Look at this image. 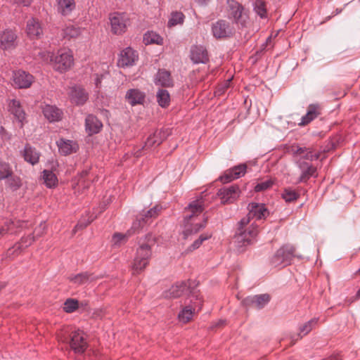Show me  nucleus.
Instances as JSON below:
<instances>
[{"mask_svg": "<svg viewBox=\"0 0 360 360\" xmlns=\"http://www.w3.org/2000/svg\"><path fill=\"white\" fill-rule=\"evenodd\" d=\"M155 238L151 233L147 234L144 238L139 240L131 264L133 274L141 273L148 265L152 257V248L155 245Z\"/></svg>", "mask_w": 360, "mask_h": 360, "instance_id": "f257e3e1", "label": "nucleus"}, {"mask_svg": "<svg viewBox=\"0 0 360 360\" xmlns=\"http://www.w3.org/2000/svg\"><path fill=\"white\" fill-rule=\"evenodd\" d=\"M258 226L255 223L250 224L248 219H242L238 222V227L233 238V242L238 252L256 241L258 234Z\"/></svg>", "mask_w": 360, "mask_h": 360, "instance_id": "f03ea898", "label": "nucleus"}, {"mask_svg": "<svg viewBox=\"0 0 360 360\" xmlns=\"http://www.w3.org/2000/svg\"><path fill=\"white\" fill-rule=\"evenodd\" d=\"M39 55L46 61L50 58L53 68L60 72L68 70L74 63L73 54L70 49H65L58 50L53 58L51 56L50 53L47 51L39 52Z\"/></svg>", "mask_w": 360, "mask_h": 360, "instance_id": "7ed1b4c3", "label": "nucleus"}, {"mask_svg": "<svg viewBox=\"0 0 360 360\" xmlns=\"http://www.w3.org/2000/svg\"><path fill=\"white\" fill-rule=\"evenodd\" d=\"M58 338L61 342H68L70 348L77 354L83 353L87 347L84 334L80 330L70 332V328H66L58 334Z\"/></svg>", "mask_w": 360, "mask_h": 360, "instance_id": "20e7f679", "label": "nucleus"}, {"mask_svg": "<svg viewBox=\"0 0 360 360\" xmlns=\"http://www.w3.org/2000/svg\"><path fill=\"white\" fill-rule=\"evenodd\" d=\"M189 302L179 311L178 315L179 321L183 323H188L193 315L198 312L202 307L203 300L199 292L194 291L188 298Z\"/></svg>", "mask_w": 360, "mask_h": 360, "instance_id": "39448f33", "label": "nucleus"}, {"mask_svg": "<svg viewBox=\"0 0 360 360\" xmlns=\"http://www.w3.org/2000/svg\"><path fill=\"white\" fill-rule=\"evenodd\" d=\"M295 248L286 244L279 248L271 258V264L275 266L281 265L286 266L290 264L292 259L295 257Z\"/></svg>", "mask_w": 360, "mask_h": 360, "instance_id": "423d86ee", "label": "nucleus"}, {"mask_svg": "<svg viewBox=\"0 0 360 360\" xmlns=\"http://www.w3.org/2000/svg\"><path fill=\"white\" fill-rule=\"evenodd\" d=\"M229 7V18L233 19V22L242 27L246 25L248 17L244 12L243 6L235 0L227 1Z\"/></svg>", "mask_w": 360, "mask_h": 360, "instance_id": "0eeeda50", "label": "nucleus"}, {"mask_svg": "<svg viewBox=\"0 0 360 360\" xmlns=\"http://www.w3.org/2000/svg\"><path fill=\"white\" fill-rule=\"evenodd\" d=\"M286 152L292 155L295 158H299L297 160H307L312 161L317 160L320 157V153H314L312 148L300 147L297 144H293L286 148Z\"/></svg>", "mask_w": 360, "mask_h": 360, "instance_id": "6e6552de", "label": "nucleus"}, {"mask_svg": "<svg viewBox=\"0 0 360 360\" xmlns=\"http://www.w3.org/2000/svg\"><path fill=\"white\" fill-rule=\"evenodd\" d=\"M111 30L115 34L124 33L129 24V18L125 13H114L110 16Z\"/></svg>", "mask_w": 360, "mask_h": 360, "instance_id": "1a4fd4ad", "label": "nucleus"}, {"mask_svg": "<svg viewBox=\"0 0 360 360\" xmlns=\"http://www.w3.org/2000/svg\"><path fill=\"white\" fill-rule=\"evenodd\" d=\"M7 105L8 112L18 121L20 127L22 128L27 121L26 113L21 105L20 101L17 99H10L8 101Z\"/></svg>", "mask_w": 360, "mask_h": 360, "instance_id": "9d476101", "label": "nucleus"}, {"mask_svg": "<svg viewBox=\"0 0 360 360\" xmlns=\"http://www.w3.org/2000/svg\"><path fill=\"white\" fill-rule=\"evenodd\" d=\"M18 45V36L12 30L0 32V49L4 51L14 49Z\"/></svg>", "mask_w": 360, "mask_h": 360, "instance_id": "9b49d317", "label": "nucleus"}, {"mask_svg": "<svg viewBox=\"0 0 360 360\" xmlns=\"http://www.w3.org/2000/svg\"><path fill=\"white\" fill-rule=\"evenodd\" d=\"M12 80L13 85L18 89L29 88L33 81L34 77L32 75L22 70H18L13 72Z\"/></svg>", "mask_w": 360, "mask_h": 360, "instance_id": "f8f14e48", "label": "nucleus"}, {"mask_svg": "<svg viewBox=\"0 0 360 360\" xmlns=\"http://www.w3.org/2000/svg\"><path fill=\"white\" fill-rule=\"evenodd\" d=\"M212 32L215 38L221 39L231 37L233 34V29L227 21L219 20L212 25Z\"/></svg>", "mask_w": 360, "mask_h": 360, "instance_id": "ddd939ff", "label": "nucleus"}, {"mask_svg": "<svg viewBox=\"0 0 360 360\" xmlns=\"http://www.w3.org/2000/svg\"><path fill=\"white\" fill-rule=\"evenodd\" d=\"M239 187L236 185L224 187L219 189L217 195L220 198L223 204L232 203L238 199L240 195Z\"/></svg>", "mask_w": 360, "mask_h": 360, "instance_id": "4468645a", "label": "nucleus"}, {"mask_svg": "<svg viewBox=\"0 0 360 360\" xmlns=\"http://www.w3.org/2000/svg\"><path fill=\"white\" fill-rule=\"evenodd\" d=\"M25 32L30 39H40L44 34L41 21L35 18H31L27 20Z\"/></svg>", "mask_w": 360, "mask_h": 360, "instance_id": "2eb2a0df", "label": "nucleus"}, {"mask_svg": "<svg viewBox=\"0 0 360 360\" xmlns=\"http://www.w3.org/2000/svg\"><path fill=\"white\" fill-rule=\"evenodd\" d=\"M139 56L136 51L130 47L122 50L120 54L117 65L121 68L132 66L138 60Z\"/></svg>", "mask_w": 360, "mask_h": 360, "instance_id": "dca6fc26", "label": "nucleus"}, {"mask_svg": "<svg viewBox=\"0 0 360 360\" xmlns=\"http://www.w3.org/2000/svg\"><path fill=\"white\" fill-rule=\"evenodd\" d=\"M248 210L249 212L247 217L243 219H248L249 223H250L251 219L259 220L266 218L269 215V211L264 204L251 202L248 205Z\"/></svg>", "mask_w": 360, "mask_h": 360, "instance_id": "f3484780", "label": "nucleus"}, {"mask_svg": "<svg viewBox=\"0 0 360 360\" xmlns=\"http://www.w3.org/2000/svg\"><path fill=\"white\" fill-rule=\"evenodd\" d=\"M246 169L247 165L245 164H240L227 170L220 176V180L223 183H228L234 179H237L245 174Z\"/></svg>", "mask_w": 360, "mask_h": 360, "instance_id": "a211bd4d", "label": "nucleus"}, {"mask_svg": "<svg viewBox=\"0 0 360 360\" xmlns=\"http://www.w3.org/2000/svg\"><path fill=\"white\" fill-rule=\"evenodd\" d=\"M269 301L270 296L268 294H262L248 297L242 301V304L246 307H255L257 309H261Z\"/></svg>", "mask_w": 360, "mask_h": 360, "instance_id": "6ab92c4d", "label": "nucleus"}, {"mask_svg": "<svg viewBox=\"0 0 360 360\" xmlns=\"http://www.w3.org/2000/svg\"><path fill=\"white\" fill-rule=\"evenodd\" d=\"M296 163L302 172L299 182H306L311 177L316 176V168L311 164L300 160H297Z\"/></svg>", "mask_w": 360, "mask_h": 360, "instance_id": "aec40b11", "label": "nucleus"}, {"mask_svg": "<svg viewBox=\"0 0 360 360\" xmlns=\"http://www.w3.org/2000/svg\"><path fill=\"white\" fill-rule=\"evenodd\" d=\"M44 117L50 122H58L62 120L63 112L56 105L46 104L42 107Z\"/></svg>", "mask_w": 360, "mask_h": 360, "instance_id": "412c9836", "label": "nucleus"}, {"mask_svg": "<svg viewBox=\"0 0 360 360\" xmlns=\"http://www.w3.org/2000/svg\"><path fill=\"white\" fill-rule=\"evenodd\" d=\"M103 128V124L94 115H88L85 120V129L89 135H93L100 132Z\"/></svg>", "mask_w": 360, "mask_h": 360, "instance_id": "4be33fe9", "label": "nucleus"}, {"mask_svg": "<svg viewBox=\"0 0 360 360\" xmlns=\"http://www.w3.org/2000/svg\"><path fill=\"white\" fill-rule=\"evenodd\" d=\"M58 148V151L63 155H68L71 153L77 152L78 150V144L71 140H66L65 139H60L56 142Z\"/></svg>", "mask_w": 360, "mask_h": 360, "instance_id": "5701e85b", "label": "nucleus"}, {"mask_svg": "<svg viewBox=\"0 0 360 360\" xmlns=\"http://www.w3.org/2000/svg\"><path fill=\"white\" fill-rule=\"evenodd\" d=\"M191 59L194 63H205L208 61L206 49L202 46H193L191 49Z\"/></svg>", "mask_w": 360, "mask_h": 360, "instance_id": "b1692460", "label": "nucleus"}, {"mask_svg": "<svg viewBox=\"0 0 360 360\" xmlns=\"http://www.w3.org/2000/svg\"><path fill=\"white\" fill-rule=\"evenodd\" d=\"M21 154L24 160L32 165L39 162L41 155L39 151L29 144L25 146L23 150L21 151Z\"/></svg>", "mask_w": 360, "mask_h": 360, "instance_id": "393cba45", "label": "nucleus"}, {"mask_svg": "<svg viewBox=\"0 0 360 360\" xmlns=\"http://www.w3.org/2000/svg\"><path fill=\"white\" fill-rule=\"evenodd\" d=\"M146 95L137 89H131L127 91L125 98L132 106L143 104Z\"/></svg>", "mask_w": 360, "mask_h": 360, "instance_id": "a878e982", "label": "nucleus"}, {"mask_svg": "<svg viewBox=\"0 0 360 360\" xmlns=\"http://www.w3.org/2000/svg\"><path fill=\"white\" fill-rule=\"evenodd\" d=\"M70 100L76 105H83L88 99V94L84 89L79 86H73L70 92Z\"/></svg>", "mask_w": 360, "mask_h": 360, "instance_id": "bb28decb", "label": "nucleus"}, {"mask_svg": "<svg viewBox=\"0 0 360 360\" xmlns=\"http://www.w3.org/2000/svg\"><path fill=\"white\" fill-rule=\"evenodd\" d=\"M320 106L318 104H311L307 108V112L304 115L301 122L299 123L300 126H305L314 120L321 113Z\"/></svg>", "mask_w": 360, "mask_h": 360, "instance_id": "cd10ccee", "label": "nucleus"}, {"mask_svg": "<svg viewBox=\"0 0 360 360\" xmlns=\"http://www.w3.org/2000/svg\"><path fill=\"white\" fill-rule=\"evenodd\" d=\"M204 203L202 199L196 200L191 202L187 207V211L190 214L185 217L186 221L191 220L194 217L198 216L202 212Z\"/></svg>", "mask_w": 360, "mask_h": 360, "instance_id": "c85d7f7f", "label": "nucleus"}, {"mask_svg": "<svg viewBox=\"0 0 360 360\" xmlns=\"http://www.w3.org/2000/svg\"><path fill=\"white\" fill-rule=\"evenodd\" d=\"M70 282L75 285L88 284L94 280L93 275L87 271L82 272L75 275H71L68 278Z\"/></svg>", "mask_w": 360, "mask_h": 360, "instance_id": "c756f323", "label": "nucleus"}, {"mask_svg": "<svg viewBox=\"0 0 360 360\" xmlns=\"http://www.w3.org/2000/svg\"><path fill=\"white\" fill-rule=\"evenodd\" d=\"M155 83L165 87L173 86V80L170 72L166 70H159L155 79Z\"/></svg>", "mask_w": 360, "mask_h": 360, "instance_id": "7c9ffc66", "label": "nucleus"}, {"mask_svg": "<svg viewBox=\"0 0 360 360\" xmlns=\"http://www.w3.org/2000/svg\"><path fill=\"white\" fill-rule=\"evenodd\" d=\"M75 7V0H57V11L62 15H70Z\"/></svg>", "mask_w": 360, "mask_h": 360, "instance_id": "2f4dec72", "label": "nucleus"}, {"mask_svg": "<svg viewBox=\"0 0 360 360\" xmlns=\"http://www.w3.org/2000/svg\"><path fill=\"white\" fill-rule=\"evenodd\" d=\"M83 29L75 25H68L61 30V35L63 39H71L79 37L82 32Z\"/></svg>", "mask_w": 360, "mask_h": 360, "instance_id": "473e14b6", "label": "nucleus"}, {"mask_svg": "<svg viewBox=\"0 0 360 360\" xmlns=\"http://www.w3.org/2000/svg\"><path fill=\"white\" fill-rule=\"evenodd\" d=\"M165 137V134L163 131H156L147 139L142 150H145L155 146H159L162 142Z\"/></svg>", "mask_w": 360, "mask_h": 360, "instance_id": "72a5a7b5", "label": "nucleus"}, {"mask_svg": "<svg viewBox=\"0 0 360 360\" xmlns=\"http://www.w3.org/2000/svg\"><path fill=\"white\" fill-rule=\"evenodd\" d=\"M42 178L46 186L49 188H55L58 185V178L51 170L44 169L43 171Z\"/></svg>", "mask_w": 360, "mask_h": 360, "instance_id": "f704fd0d", "label": "nucleus"}, {"mask_svg": "<svg viewBox=\"0 0 360 360\" xmlns=\"http://www.w3.org/2000/svg\"><path fill=\"white\" fill-rule=\"evenodd\" d=\"M6 179V186L12 191L18 190L22 185V179L16 175L11 174Z\"/></svg>", "mask_w": 360, "mask_h": 360, "instance_id": "c9c22d12", "label": "nucleus"}, {"mask_svg": "<svg viewBox=\"0 0 360 360\" xmlns=\"http://www.w3.org/2000/svg\"><path fill=\"white\" fill-rule=\"evenodd\" d=\"M102 72H96L94 74V84L96 88L100 89L101 87V81L105 79L109 75L108 65L107 63H103L101 65Z\"/></svg>", "mask_w": 360, "mask_h": 360, "instance_id": "e433bc0d", "label": "nucleus"}, {"mask_svg": "<svg viewBox=\"0 0 360 360\" xmlns=\"http://www.w3.org/2000/svg\"><path fill=\"white\" fill-rule=\"evenodd\" d=\"M186 285L184 284L172 285L166 292L165 297L169 298H177L184 293Z\"/></svg>", "mask_w": 360, "mask_h": 360, "instance_id": "4c0bfd02", "label": "nucleus"}, {"mask_svg": "<svg viewBox=\"0 0 360 360\" xmlns=\"http://www.w3.org/2000/svg\"><path fill=\"white\" fill-rule=\"evenodd\" d=\"M157 101L161 107H167L170 103V96L169 92L165 89H160L157 92Z\"/></svg>", "mask_w": 360, "mask_h": 360, "instance_id": "58836bf2", "label": "nucleus"}, {"mask_svg": "<svg viewBox=\"0 0 360 360\" xmlns=\"http://www.w3.org/2000/svg\"><path fill=\"white\" fill-rule=\"evenodd\" d=\"M160 210L161 207L160 206L155 205L146 212L143 211V213L140 214L139 215L141 216L142 221L146 224L150 219L157 217L160 212Z\"/></svg>", "mask_w": 360, "mask_h": 360, "instance_id": "ea45409f", "label": "nucleus"}, {"mask_svg": "<svg viewBox=\"0 0 360 360\" xmlns=\"http://www.w3.org/2000/svg\"><path fill=\"white\" fill-rule=\"evenodd\" d=\"M318 319H312L300 326V333L298 336L302 338L303 336L307 335L317 324Z\"/></svg>", "mask_w": 360, "mask_h": 360, "instance_id": "a19ab883", "label": "nucleus"}, {"mask_svg": "<svg viewBox=\"0 0 360 360\" xmlns=\"http://www.w3.org/2000/svg\"><path fill=\"white\" fill-rule=\"evenodd\" d=\"M130 236L131 233L129 232L124 234L121 233H115L112 238V245L115 247H119L121 245L124 244Z\"/></svg>", "mask_w": 360, "mask_h": 360, "instance_id": "79ce46f5", "label": "nucleus"}, {"mask_svg": "<svg viewBox=\"0 0 360 360\" xmlns=\"http://www.w3.org/2000/svg\"><path fill=\"white\" fill-rule=\"evenodd\" d=\"M79 308V302L76 299L68 298L63 305V311L66 313H72Z\"/></svg>", "mask_w": 360, "mask_h": 360, "instance_id": "37998d69", "label": "nucleus"}, {"mask_svg": "<svg viewBox=\"0 0 360 360\" xmlns=\"http://www.w3.org/2000/svg\"><path fill=\"white\" fill-rule=\"evenodd\" d=\"M13 174V170L9 163L0 161V180L8 179Z\"/></svg>", "mask_w": 360, "mask_h": 360, "instance_id": "c03bdc74", "label": "nucleus"}, {"mask_svg": "<svg viewBox=\"0 0 360 360\" xmlns=\"http://www.w3.org/2000/svg\"><path fill=\"white\" fill-rule=\"evenodd\" d=\"M162 38L153 32L146 33L143 37V41L146 44H161L162 43Z\"/></svg>", "mask_w": 360, "mask_h": 360, "instance_id": "a18cd8bd", "label": "nucleus"}, {"mask_svg": "<svg viewBox=\"0 0 360 360\" xmlns=\"http://www.w3.org/2000/svg\"><path fill=\"white\" fill-rule=\"evenodd\" d=\"M184 15L181 12H173L171 14V17L168 21L169 27H174L179 24H182L184 22Z\"/></svg>", "mask_w": 360, "mask_h": 360, "instance_id": "49530a36", "label": "nucleus"}, {"mask_svg": "<svg viewBox=\"0 0 360 360\" xmlns=\"http://www.w3.org/2000/svg\"><path fill=\"white\" fill-rule=\"evenodd\" d=\"M254 11L262 18L266 16V8L265 0H256L254 4Z\"/></svg>", "mask_w": 360, "mask_h": 360, "instance_id": "de8ad7c7", "label": "nucleus"}, {"mask_svg": "<svg viewBox=\"0 0 360 360\" xmlns=\"http://www.w3.org/2000/svg\"><path fill=\"white\" fill-rule=\"evenodd\" d=\"M300 195L294 190L290 188H286L282 193L283 198L287 202H290L296 200L299 198Z\"/></svg>", "mask_w": 360, "mask_h": 360, "instance_id": "09e8293b", "label": "nucleus"}, {"mask_svg": "<svg viewBox=\"0 0 360 360\" xmlns=\"http://www.w3.org/2000/svg\"><path fill=\"white\" fill-rule=\"evenodd\" d=\"M274 184V181L272 179H269L262 182L257 183L254 189L256 192H262L270 188Z\"/></svg>", "mask_w": 360, "mask_h": 360, "instance_id": "8fccbe9b", "label": "nucleus"}, {"mask_svg": "<svg viewBox=\"0 0 360 360\" xmlns=\"http://www.w3.org/2000/svg\"><path fill=\"white\" fill-rule=\"evenodd\" d=\"M206 225V219H204L201 223H197L192 228H187L183 233L184 238H187L188 236L193 233H197L200 229H203Z\"/></svg>", "mask_w": 360, "mask_h": 360, "instance_id": "3c124183", "label": "nucleus"}, {"mask_svg": "<svg viewBox=\"0 0 360 360\" xmlns=\"http://www.w3.org/2000/svg\"><path fill=\"white\" fill-rule=\"evenodd\" d=\"M211 237V235H200V237L198 238V239H197L196 240H195L193 242V243L187 249V252H192L198 248H200V246L202 245V243L207 240L208 238H210Z\"/></svg>", "mask_w": 360, "mask_h": 360, "instance_id": "603ef678", "label": "nucleus"}, {"mask_svg": "<svg viewBox=\"0 0 360 360\" xmlns=\"http://www.w3.org/2000/svg\"><path fill=\"white\" fill-rule=\"evenodd\" d=\"M22 251L20 245L15 244L11 248H9L6 252V257L11 259H13L18 256Z\"/></svg>", "mask_w": 360, "mask_h": 360, "instance_id": "864d4df0", "label": "nucleus"}, {"mask_svg": "<svg viewBox=\"0 0 360 360\" xmlns=\"http://www.w3.org/2000/svg\"><path fill=\"white\" fill-rule=\"evenodd\" d=\"M35 237L28 236L26 237H22L20 240V241L18 243H16L17 245H20L22 246V250L25 249L26 248L31 245V244L34 241Z\"/></svg>", "mask_w": 360, "mask_h": 360, "instance_id": "5fc2aeb1", "label": "nucleus"}, {"mask_svg": "<svg viewBox=\"0 0 360 360\" xmlns=\"http://www.w3.org/2000/svg\"><path fill=\"white\" fill-rule=\"evenodd\" d=\"M46 232V224L44 222L40 223V224L35 228L33 234L35 238H39L45 234Z\"/></svg>", "mask_w": 360, "mask_h": 360, "instance_id": "6e6d98bb", "label": "nucleus"}, {"mask_svg": "<svg viewBox=\"0 0 360 360\" xmlns=\"http://www.w3.org/2000/svg\"><path fill=\"white\" fill-rule=\"evenodd\" d=\"M145 224H146V222H143L142 221L141 216L138 215L137 217H136V221H134L133 224H132L131 229L134 231H136L139 229L142 228L144 226Z\"/></svg>", "mask_w": 360, "mask_h": 360, "instance_id": "4d7b16f0", "label": "nucleus"}, {"mask_svg": "<svg viewBox=\"0 0 360 360\" xmlns=\"http://www.w3.org/2000/svg\"><path fill=\"white\" fill-rule=\"evenodd\" d=\"M17 4L22 5L23 6H29L32 3L33 0H13Z\"/></svg>", "mask_w": 360, "mask_h": 360, "instance_id": "13d9d810", "label": "nucleus"}, {"mask_svg": "<svg viewBox=\"0 0 360 360\" xmlns=\"http://www.w3.org/2000/svg\"><path fill=\"white\" fill-rule=\"evenodd\" d=\"M14 226H15V222L14 221L10 222L9 225H8V227H7L6 230L4 228H2L1 229H0V235L4 234V233L6 231H9L11 233H13V227Z\"/></svg>", "mask_w": 360, "mask_h": 360, "instance_id": "bf43d9fd", "label": "nucleus"}, {"mask_svg": "<svg viewBox=\"0 0 360 360\" xmlns=\"http://www.w3.org/2000/svg\"><path fill=\"white\" fill-rule=\"evenodd\" d=\"M196 3H198L199 5H201V6H204V5H206L207 3L210 1V0H195Z\"/></svg>", "mask_w": 360, "mask_h": 360, "instance_id": "052dcab7", "label": "nucleus"}, {"mask_svg": "<svg viewBox=\"0 0 360 360\" xmlns=\"http://www.w3.org/2000/svg\"><path fill=\"white\" fill-rule=\"evenodd\" d=\"M91 221H89L87 224H82L81 223H79L76 226L75 228H77V227H79V228H83V227H85L86 226L89 224H90Z\"/></svg>", "mask_w": 360, "mask_h": 360, "instance_id": "680f3d73", "label": "nucleus"}, {"mask_svg": "<svg viewBox=\"0 0 360 360\" xmlns=\"http://www.w3.org/2000/svg\"><path fill=\"white\" fill-rule=\"evenodd\" d=\"M6 284L4 283L0 282V290L5 287Z\"/></svg>", "mask_w": 360, "mask_h": 360, "instance_id": "e2e57ef3", "label": "nucleus"}, {"mask_svg": "<svg viewBox=\"0 0 360 360\" xmlns=\"http://www.w3.org/2000/svg\"><path fill=\"white\" fill-rule=\"evenodd\" d=\"M231 82V79H228V80L226 82V84H225V86H224V89H225V88H228V86H229V82Z\"/></svg>", "mask_w": 360, "mask_h": 360, "instance_id": "0e129e2a", "label": "nucleus"}, {"mask_svg": "<svg viewBox=\"0 0 360 360\" xmlns=\"http://www.w3.org/2000/svg\"><path fill=\"white\" fill-rule=\"evenodd\" d=\"M356 296L360 297V288L359 290L357 291Z\"/></svg>", "mask_w": 360, "mask_h": 360, "instance_id": "69168bd1", "label": "nucleus"}, {"mask_svg": "<svg viewBox=\"0 0 360 360\" xmlns=\"http://www.w3.org/2000/svg\"><path fill=\"white\" fill-rule=\"evenodd\" d=\"M135 155H136L137 157H139V156H140V155H141V153L137 152V153H135Z\"/></svg>", "mask_w": 360, "mask_h": 360, "instance_id": "338daca9", "label": "nucleus"}, {"mask_svg": "<svg viewBox=\"0 0 360 360\" xmlns=\"http://www.w3.org/2000/svg\"><path fill=\"white\" fill-rule=\"evenodd\" d=\"M224 322L222 321H219V324H222Z\"/></svg>", "mask_w": 360, "mask_h": 360, "instance_id": "774afa93", "label": "nucleus"}]
</instances>
